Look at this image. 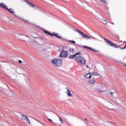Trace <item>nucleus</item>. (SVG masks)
I'll list each match as a JSON object with an SVG mask.
<instances>
[{"label":"nucleus","mask_w":126,"mask_h":126,"mask_svg":"<svg viewBox=\"0 0 126 126\" xmlns=\"http://www.w3.org/2000/svg\"><path fill=\"white\" fill-rule=\"evenodd\" d=\"M52 63L55 67H60L63 65V59H54L52 61Z\"/></svg>","instance_id":"1"},{"label":"nucleus","mask_w":126,"mask_h":126,"mask_svg":"<svg viewBox=\"0 0 126 126\" xmlns=\"http://www.w3.org/2000/svg\"><path fill=\"white\" fill-rule=\"evenodd\" d=\"M75 61L77 62V63H81V64H85V63H86V61L81 56H77L75 57Z\"/></svg>","instance_id":"2"},{"label":"nucleus","mask_w":126,"mask_h":126,"mask_svg":"<svg viewBox=\"0 0 126 126\" xmlns=\"http://www.w3.org/2000/svg\"><path fill=\"white\" fill-rule=\"evenodd\" d=\"M74 31L75 32H77L79 34V35H81L83 38H84L85 39H87V40H90V39H91V37L86 34L82 32L79 31V30H74Z\"/></svg>","instance_id":"3"},{"label":"nucleus","mask_w":126,"mask_h":126,"mask_svg":"<svg viewBox=\"0 0 126 126\" xmlns=\"http://www.w3.org/2000/svg\"><path fill=\"white\" fill-rule=\"evenodd\" d=\"M67 56H68V52L62 49L60 54L59 57L60 58H67Z\"/></svg>","instance_id":"4"},{"label":"nucleus","mask_w":126,"mask_h":126,"mask_svg":"<svg viewBox=\"0 0 126 126\" xmlns=\"http://www.w3.org/2000/svg\"><path fill=\"white\" fill-rule=\"evenodd\" d=\"M103 39H104V40H105V43H107V44L109 45V46H110L111 47H112L113 48H115V49H118V46H117V45L114 44L112 41H111L105 38H103Z\"/></svg>","instance_id":"5"},{"label":"nucleus","mask_w":126,"mask_h":126,"mask_svg":"<svg viewBox=\"0 0 126 126\" xmlns=\"http://www.w3.org/2000/svg\"><path fill=\"white\" fill-rule=\"evenodd\" d=\"M6 10H8V11H9V12H10V13H11L12 14H13L14 16V17H15V18H16V17H18V18H19V17L17 16L16 15H15V12H14V9L10 8L8 9V7H7V9H6Z\"/></svg>","instance_id":"6"},{"label":"nucleus","mask_w":126,"mask_h":126,"mask_svg":"<svg viewBox=\"0 0 126 126\" xmlns=\"http://www.w3.org/2000/svg\"><path fill=\"white\" fill-rule=\"evenodd\" d=\"M51 87L54 92H59L60 91V89L55 84L52 85Z\"/></svg>","instance_id":"7"},{"label":"nucleus","mask_w":126,"mask_h":126,"mask_svg":"<svg viewBox=\"0 0 126 126\" xmlns=\"http://www.w3.org/2000/svg\"><path fill=\"white\" fill-rule=\"evenodd\" d=\"M24 1L27 3V4H29V6H31V7L34 8L36 7V5L34 4L33 3L31 2L28 0H24Z\"/></svg>","instance_id":"8"},{"label":"nucleus","mask_w":126,"mask_h":126,"mask_svg":"<svg viewBox=\"0 0 126 126\" xmlns=\"http://www.w3.org/2000/svg\"><path fill=\"white\" fill-rule=\"evenodd\" d=\"M83 48H85V49H87L88 50H91V51H93L94 52H96V53H99V52H100L99 50L93 49L91 47L86 46L85 45L83 46Z\"/></svg>","instance_id":"9"},{"label":"nucleus","mask_w":126,"mask_h":126,"mask_svg":"<svg viewBox=\"0 0 126 126\" xmlns=\"http://www.w3.org/2000/svg\"><path fill=\"white\" fill-rule=\"evenodd\" d=\"M85 77L87 78V79H90L91 77H92V73L89 72L88 73H87L85 75Z\"/></svg>","instance_id":"10"},{"label":"nucleus","mask_w":126,"mask_h":126,"mask_svg":"<svg viewBox=\"0 0 126 126\" xmlns=\"http://www.w3.org/2000/svg\"><path fill=\"white\" fill-rule=\"evenodd\" d=\"M55 36V37H57L58 38V39H62V36L59 35V33H52L51 37H54Z\"/></svg>","instance_id":"11"},{"label":"nucleus","mask_w":126,"mask_h":126,"mask_svg":"<svg viewBox=\"0 0 126 126\" xmlns=\"http://www.w3.org/2000/svg\"><path fill=\"white\" fill-rule=\"evenodd\" d=\"M0 7H2V8H4L5 9H7V6L4 3H0Z\"/></svg>","instance_id":"12"},{"label":"nucleus","mask_w":126,"mask_h":126,"mask_svg":"<svg viewBox=\"0 0 126 126\" xmlns=\"http://www.w3.org/2000/svg\"><path fill=\"white\" fill-rule=\"evenodd\" d=\"M43 32H44V33H45V34H47V35H49V36H52V33L50 32L49 31L46 30H43Z\"/></svg>","instance_id":"13"},{"label":"nucleus","mask_w":126,"mask_h":126,"mask_svg":"<svg viewBox=\"0 0 126 126\" xmlns=\"http://www.w3.org/2000/svg\"><path fill=\"white\" fill-rule=\"evenodd\" d=\"M89 82L90 84H95V83H96V81H95V79H92L89 80Z\"/></svg>","instance_id":"14"},{"label":"nucleus","mask_w":126,"mask_h":126,"mask_svg":"<svg viewBox=\"0 0 126 126\" xmlns=\"http://www.w3.org/2000/svg\"><path fill=\"white\" fill-rule=\"evenodd\" d=\"M67 91L68 92L67 94L69 97H73V95L72 94H71V93H70V91H69V90H67Z\"/></svg>","instance_id":"15"},{"label":"nucleus","mask_w":126,"mask_h":126,"mask_svg":"<svg viewBox=\"0 0 126 126\" xmlns=\"http://www.w3.org/2000/svg\"><path fill=\"white\" fill-rule=\"evenodd\" d=\"M28 117H27V116H26L25 115H22V120H24V121H25V120H26Z\"/></svg>","instance_id":"16"},{"label":"nucleus","mask_w":126,"mask_h":126,"mask_svg":"<svg viewBox=\"0 0 126 126\" xmlns=\"http://www.w3.org/2000/svg\"><path fill=\"white\" fill-rule=\"evenodd\" d=\"M124 43H126V46L124 47H119V48H120L121 49V50H125V49H126V41H124Z\"/></svg>","instance_id":"17"},{"label":"nucleus","mask_w":126,"mask_h":126,"mask_svg":"<svg viewBox=\"0 0 126 126\" xmlns=\"http://www.w3.org/2000/svg\"><path fill=\"white\" fill-rule=\"evenodd\" d=\"M92 75H95V76H97V75H99V74H98V73L95 72H93L92 73Z\"/></svg>","instance_id":"18"},{"label":"nucleus","mask_w":126,"mask_h":126,"mask_svg":"<svg viewBox=\"0 0 126 126\" xmlns=\"http://www.w3.org/2000/svg\"><path fill=\"white\" fill-rule=\"evenodd\" d=\"M69 51L72 53H74V49L73 48H70L69 49Z\"/></svg>","instance_id":"19"},{"label":"nucleus","mask_w":126,"mask_h":126,"mask_svg":"<svg viewBox=\"0 0 126 126\" xmlns=\"http://www.w3.org/2000/svg\"><path fill=\"white\" fill-rule=\"evenodd\" d=\"M75 57H76L75 54H74V55H70V56H69V59H73V58H75Z\"/></svg>","instance_id":"20"},{"label":"nucleus","mask_w":126,"mask_h":126,"mask_svg":"<svg viewBox=\"0 0 126 126\" xmlns=\"http://www.w3.org/2000/svg\"><path fill=\"white\" fill-rule=\"evenodd\" d=\"M26 120H27L26 121L27 124H29V125H30V120H29V118L28 117L27 118Z\"/></svg>","instance_id":"21"},{"label":"nucleus","mask_w":126,"mask_h":126,"mask_svg":"<svg viewBox=\"0 0 126 126\" xmlns=\"http://www.w3.org/2000/svg\"><path fill=\"white\" fill-rule=\"evenodd\" d=\"M57 116H58V117H59V118L60 120L61 123H62V124H63V120L62 119V118H61V117H60V116H59V115L57 114Z\"/></svg>","instance_id":"22"},{"label":"nucleus","mask_w":126,"mask_h":126,"mask_svg":"<svg viewBox=\"0 0 126 126\" xmlns=\"http://www.w3.org/2000/svg\"><path fill=\"white\" fill-rule=\"evenodd\" d=\"M101 2H102V3H105L106 4V3H107V2L105 0H99Z\"/></svg>","instance_id":"23"},{"label":"nucleus","mask_w":126,"mask_h":126,"mask_svg":"<svg viewBox=\"0 0 126 126\" xmlns=\"http://www.w3.org/2000/svg\"><path fill=\"white\" fill-rule=\"evenodd\" d=\"M80 55H81V52H78L77 53L75 54V55H76V56H79Z\"/></svg>","instance_id":"24"},{"label":"nucleus","mask_w":126,"mask_h":126,"mask_svg":"<svg viewBox=\"0 0 126 126\" xmlns=\"http://www.w3.org/2000/svg\"><path fill=\"white\" fill-rule=\"evenodd\" d=\"M69 42L72 43L73 44H75L74 40H69Z\"/></svg>","instance_id":"25"},{"label":"nucleus","mask_w":126,"mask_h":126,"mask_svg":"<svg viewBox=\"0 0 126 126\" xmlns=\"http://www.w3.org/2000/svg\"><path fill=\"white\" fill-rule=\"evenodd\" d=\"M97 92H98L99 93H101V92H104V91H103L101 90H98Z\"/></svg>","instance_id":"26"},{"label":"nucleus","mask_w":126,"mask_h":126,"mask_svg":"<svg viewBox=\"0 0 126 126\" xmlns=\"http://www.w3.org/2000/svg\"><path fill=\"white\" fill-rule=\"evenodd\" d=\"M110 94L111 95V96H113L114 95V93H113V92H111L110 93Z\"/></svg>","instance_id":"27"},{"label":"nucleus","mask_w":126,"mask_h":126,"mask_svg":"<svg viewBox=\"0 0 126 126\" xmlns=\"http://www.w3.org/2000/svg\"><path fill=\"white\" fill-rule=\"evenodd\" d=\"M48 120L50 122V123H53V121L51 119L48 118Z\"/></svg>","instance_id":"28"},{"label":"nucleus","mask_w":126,"mask_h":126,"mask_svg":"<svg viewBox=\"0 0 126 126\" xmlns=\"http://www.w3.org/2000/svg\"><path fill=\"white\" fill-rule=\"evenodd\" d=\"M18 63H22V61H21V60H19V61H18Z\"/></svg>","instance_id":"29"},{"label":"nucleus","mask_w":126,"mask_h":126,"mask_svg":"<svg viewBox=\"0 0 126 126\" xmlns=\"http://www.w3.org/2000/svg\"><path fill=\"white\" fill-rule=\"evenodd\" d=\"M46 48H44L42 50V52H45L46 51Z\"/></svg>","instance_id":"30"},{"label":"nucleus","mask_w":126,"mask_h":126,"mask_svg":"<svg viewBox=\"0 0 126 126\" xmlns=\"http://www.w3.org/2000/svg\"><path fill=\"white\" fill-rule=\"evenodd\" d=\"M86 66H87V68H89V67L88 66V65H86Z\"/></svg>","instance_id":"31"},{"label":"nucleus","mask_w":126,"mask_h":126,"mask_svg":"<svg viewBox=\"0 0 126 126\" xmlns=\"http://www.w3.org/2000/svg\"><path fill=\"white\" fill-rule=\"evenodd\" d=\"M33 38H34V39H37V38H39V37H35Z\"/></svg>","instance_id":"32"},{"label":"nucleus","mask_w":126,"mask_h":126,"mask_svg":"<svg viewBox=\"0 0 126 126\" xmlns=\"http://www.w3.org/2000/svg\"><path fill=\"white\" fill-rule=\"evenodd\" d=\"M24 21H25V22H28V20H27V21L24 20Z\"/></svg>","instance_id":"33"},{"label":"nucleus","mask_w":126,"mask_h":126,"mask_svg":"<svg viewBox=\"0 0 126 126\" xmlns=\"http://www.w3.org/2000/svg\"><path fill=\"white\" fill-rule=\"evenodd\" d=\"M111 24H112L113 25H114L115 24L114 23H111Z\"/></svg>","instance_id":"34"},{"label":"nucleus","mask_w":126,"mask_h":126,"mask_svg":"<svg viewBox=\"0 0 126 126\" xmlns=\"http://www.w3.org/2000/svg\"><path fill=\"white\" fill-rule=\"evenodd\" d=\"M33 42H34V43H37V42H36V41H35V40H33Z\"/></svg>","instance_id":"35"},{"label":"nucleus","mask_w":126,"mask_h":126,"mask_svg":"<svg viewBox=\"0 0 126 126\" xmlns=\"http://www.w3.org/2000/svg\"><path fill=\"white\" fill-rule=\"evenodd\" d=\"M85 120H86V121H87V118H85Z\"/></svg>","instance_id":"36"}]
</instances>
